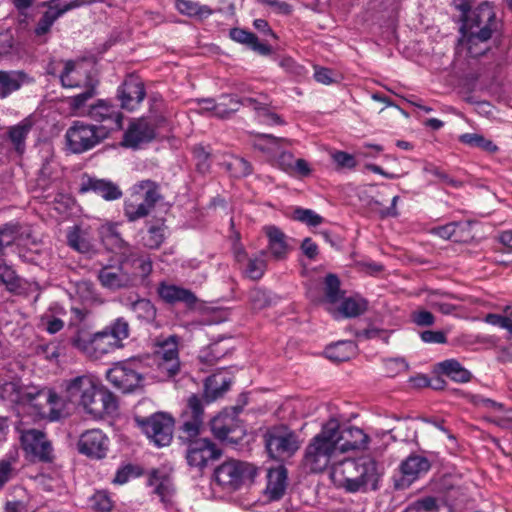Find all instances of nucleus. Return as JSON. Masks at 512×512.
Segmentation results:
<instances>
[{"label":"nucleus","instance_id":"f257e3e1","mask_svg":"<svg viewBox=\"0 0 512 512\" xmlns=\"http://www.w3.org/2000/svg\"><path fill=\"white\" fill-rule=\"evenodd\" d=\"M0 397L10 404L31 407L41 417L48 415L51 420H57L60 416L58 408L61 398L49 389L23 386L19 381H9L0 385Z\"/></svg>","mask_w":512,"mask_h":512},{"label":"nucleus","instance_id":"f03ea898","mask_svg":"<svg viewBox=\"0 0 512 512\" xmlns=\"http://www.w3.org/2000/svg\"><path fill=\"white\" fill-rule=\"evenodd\" d=\"M380 476L377 462L368 456L345 459L332 470L334 480L351 493L377 490Z\"/></svg>","mask_w":512,"mask_h":512},{"label":"nucleus","instance_id":"7ed1b4c3","mask_svg":"<svg viewBox=\"0 0 512 512\" xmlns=\"http://www.w3.org/2000/svg\"><path fill=\"white\" fill-rule=\"evenodd\" d=\"M334 424H323L319 433L307 444L302 459L303 467L310 473H321L340 455L334 440Z\"/></svg>","mask_w":512,"mask_h":512},{"label":"nucleus","instance_id":"20e7f679","mask_svg":"<svg viewBox=\"0 0 512 512\" xmlns=\"http://www.w3.org/2000/svg\"><path fill=\"white\" fill-rule=\"evenodd\" d=\"M70 342L75 349L96 360L119 349L104 330L91 334L86 328H77Z\"/></svg>","mask_w":512,"mask_h":512},{"label":"nucleus","instance_id":"39448f33","mask_svg":"<svg viewBox=\"0 0 512 512\" xmlns=\"http://www.w3.org/2000/svg\"><path fill=\"white\" fill-rule=\"evenodd\" d=\"M264 441L269 456L276 460L293 456L301 445L297 433L285 425L269 428L264 434Z\"/></svg>","mask_w":512,"mask_h":512},{"label":"nucleus","instance_id":"423d86ee","mask_svg":"<svg viewBox=\"0 0 512 512\" xmlns=\"http://www.w3.org/2000/svg\"><path fill=\"white\" fill-rule=\"evenodd\" d=\"M107 129L83 121H74L65 134L67 147L72 153H84L107 138Z\"/></svg>","mask_w":512,"mask_h":512},{"label":"nucleus","instance_id":"0eeeda50","mask_svg":"<svg viewBox=\"0 0 512 512\" xmlns=\"http://www.w3.org/2000/svg\"><path fill=\"white\" fill-rule=\"evenodd\" d=\"M256 468L244 461L229 459L214 470V479L223 489L235 491L256 476Z\"/></svg>","mask_w":512,"mask_h":512},{"label":"nucleus","instance_id":"6e6552de","mask_svg":"<svg viewBox=\"0 0 512 512\" xmlns=\"http://www.w3.org/2000/svg\"><path fill=\"white\" fill-rule=\"evenodd\" d=\"M136 425L157 447L168 446L173 439L174 419L167 413L157 412L149 417L136 415Z\"/></svg>","mask_w":512,"mask_h":512},{"label":"nucleus","instance_id":"1a4fd4ad","mask_svg":"<svg viewBox=\"0 0 512 512\" xmlns=\"http://www.w3.org/2000/svg\"><path fill=\"white\" fill-rule=\"evenodd\" d=\"M178 346L179 338L176 335H170L158 341V348L155 355L160 380L172 378L179 373L180 360Z\"/></svg>","mask_w":512,"mask_h":512},{"label":"nucleus","instance_id":"9d476101","mask_svg":"<svg viewBox=\"0 0 512 512\" xmlns=\"http://www.w3.org/2000/svg\"><path fill=\"white\" fill-rule=\"evenodd\" d=\"M80 406L87 414L98 419L105 415L114 414L117 411L118 403L115 395L99 381L96 385V389L82 401Z\"/></svg>","mask_w":512,"mask_h":512},{"label":"nucleus","instance_id":"9b49d317","mask_svg":"<svg viewBox=\"0 0 512 512\" xmlns=\"http://www.w3.org/2000/svg\"><path fill=\"white\" fill-rule=\"evenodd\" d=\"M334 424V440L337 442V448L340 454L350 450L365 449L369 442L368 435L360 428L355 426H345L341 428L337 419L331 418L325 424Z\"/></svg>","mask_w":512,"mask_h":512},{"label":"nucleus","instance_id":"f8f14e48","mask_svg":"<svg viewBox=\"0 0 512 512\" xmlns=\"http://www.w3.org/2000/svg\"><path fill=\"white\" fill-rule=\"evenodd\" d=\"M21 445L25 453L41 462H51L53 459V447L46 434L38 429L21 431Z\"/></svg>","mask_w":512,"mask_h":512},{"label":"nucleus","instance_id":"ddd939ff","mask_svg":"<svg viewBox=\"0 0 512 512\" xmlns=\"http://www.w3.org/2000/svg\"><path fill=\"white\" fill-rule=\"evenodd\" d=\"M221 450L209 439L190 440L186 450V460L190 467L203 470L211 461L221 456Z\"/></svg>","mask_w":512,"mask_h":512},{"label":"nucleus","instance_id":"4468645a","mask_svg":"<svg viewBox=\"0 0 512 512\" xmlns=\"http://www.w3.org/2000/svg\"><path fill=\"white\" fill-rule=\"evenodd\" d=\"M233 256L242 275L250 280H259L266 271V250L259 254L248 256L245 248L238 241L233 245Z\"/></svg>","mask_w":512,"mask_h":512},{"label":"nucleus","instance_id":"2eb2a0df","mask_svg":"<svg viewBox=\"0 0 512 512\" xmlns=\"http://www.w3.org/2000/svg\"><path fill=\"white\" fill-rule=\"evenodd\" d=\"M132 362L118 363L110 368L106 377L107 380L117 389L123 392H131L140 387L143 376L138 372Z\"/></svg>","mask_w":512,"mask_h":512},{"label":"nucleus","instance_id":"dca6fc26","mask_svg":"<svg viewBox=\"0 0 512 512\" xmlns=\"http://www.w3.org/2000/svg\"><path fill=\"white\" fill-rule=\"evenodd\" d=\"M461 28L477 33L487 32L492 35L497 29V21L493 7L487 2L480 4L466 15Z\"/></svg>","mask_w":512,"mask_h":512},{"label":"nucleus","instance_id":"f3484780","mask_svg":"<svg viewBox=\"0 0 512 512\" xmlns=\"http://www.w3.org/2000/svg\"><path fill=\"white\" fill-rule=\"evenodd\" d=\"M204 418V407L202 400L192 395L188 398L187 407L182 412L181 420V431L185 434V437L189 440L197 437L200 434L203 426Z\"/></svg>","mask_w":512,"mask_h":512},{"label":"nucleus","instance_id":"a211bd4d","mask_svg":"<svg viewBox=\"0 0 512 512\" xmlns=\"http://www.w3.org/2000/svg\"><path fill=\"white\" fill-rule=\"evenodd\" d=\"M431 467L430 461L422 455L412 454L400 465L401 475L395 479V487L404 490L425 475Z\"/></svg>","mask_w":512,"mask_h":512},{"label":"nucleus","instance_id":"6ab92c4d","mask_svg":"<svg viewBox=\"0 0 512 512\" xmlns=\"http://www.w3.org/2000/svg\"><path fill=\"white\" fill-rule=\"evenodd\" d=\"M461 38L458 41L457 55L465 54L466 57L477 58L484 55L490 49L492 35L486 31L477 33L461 28Z\"/></svg>","mask_w":512,"mask_h":512},{"label":"nucleus","instance_id":"aec40b11","mask_svg":"<svg viewBox=\"0 0 512 512\" xmlns=\"http://www.w3.org/2000/svg\"><path fill=\"white\" fill-rule=\"evenodd\" d=\"M77 448L89 458L103 459L109 449V438L100 429L87 430L80 435Z\"/></svg>","mask_w":512,"mask_h":512},{"label":"nucleus","instance_id":"412c9836","mask_svg":"<svg viewBox=\"0 0 512 512\" xmlns=\"http://www.w3.org/2000/svg\"><path fill=\"white\" fill-rule=\"evenodd\" d=\"M34 126L32 116H28L19 123L7 127L2 138L3 145H7L9 152L21 157L26 151V140Z\"/></svg>","mask_w":512,"mask_h":512},{"label":"nucleus","instance_id":"4be33fe9","mask_svg":"<svg viewBox=\"0 0 512 512\" xmlns=\"http://www.w3.org/2000/svg\"><path fill=\"white\" fill-rule=\"evenodd\" d=\"M87 115L98 122H104L101 128L107 129V136L111 131H117L122 128L123 116L117 107L106 100H98L91 105Z\"/></svg>","mask_w":512,"mask_h":512},{"label":"nucleus","instance_id":"5701e85b","mask_svg":"<svg viewBox=\"0 0 512 512\" xmlns=\"http://www.w3.org/2000/svg\"><path fill=\"white\" fill-rule=\"evenodd\" d=\"M99 379L92 374L76 376L66 382V392L70 401L79 405L84 401L99 383Z\"/></svg>","mask_w":512,"mask_h":512},{"label":"nucleus","instance_id":"b1692460","mask_svg":"<svg viewBox=\"0 0 512 512\" xmlns=\"http://www.w3.org/2000/svg\"><path fill=\"white\" fill-rule=\"evenodd\" d=\"M155 138L154 126L144 119H138L129 125L124 134L123 145L137 148L143 143L150 142Z\"/></svg>","mask_w":512,"mask_h":512},{"label":"nucleus","instance_id":"393cba45","mask_svg":"<svg viewBox=\"0 0 512 512\" xmlns=\"http://www.w3.org/2000/svg\"><path fill=\"white\" fill-rule=\"evenodd\" d=\"M145 88L141 81L136 79L126 80L119 88L117 97L123 109L133 111L145 98Z\"/></svg>","mask_w":512,"mask_h":512},{"label":"nucleus","instance_id":"a878e982","mask_svg":"<svg viewBox=\"0 0 512 512\" xmlns=\"http://www.w3.org/2000/svg\"><path fill=\"white\" fill-rule=\"evenodd\" d=\"M264 232L268 238L267 252L272 259L281 261L286 259L291 250L288 237L276 226L264 227Z\"/></svg>","mask_w":512,"mask_h":512},{"label":"nucleus","instance_id":"bb28decb","mask_svg":"<svg viewBox=\"0 0 512 512\" xmlns=\"http://www.w3.org/2000/svg\"><path fill=\"white\" fill-rule=\"evenodd\" d=\"M210 428L212 434L220 440H230L233 438L230 437V434L240 431L243 432L239 425V420L234 414L228 412H222L216 415L210 421Z\"/></svg>","mask_w":512,"mask_h":512},{"label":"nucleus","instance_id":"cd10ccee","mask_svg":"<svg viewBox=\"0 0 512 512\" xmlns=\"http://www.w3.org/2000/svg\"><path fill=\"white\" fill-rule=\"evenodd\" d=\"M97 278L104 288L110 290L128 287L133 282L132 276L122 267L105 266L99 270Z\"/></svg>","mask_w":512,"mask_h":512},{"label":"nucleus","instance_id":"c85d7f7f","mask_svg":"<svg viewBox=\"0 0 512 512\" xmlns=\"http://www.w3.org/2000/svg\"><path fill=\"white\" fill-rule=\"evenodd\" d=\"M32 82V78L22 70H0V99L9 97Z\"/></svg>","mask_w":512,"mask_h":512},{"label":"nucleus","instance_id":"c756f323","mask_svg":"<svg viewBox=\"0 0 512 512\" xmlns=\"http://www.w3.org/2000/svg\"><path fill=\"white\" fill-rule=\"evenodd\" d=\"M99 236L104 246L113 252L125 254L129 251V244L118 231V224L105 223L99 228Z\"/></svg>","mask_w":512,"mask_h":512},{"label":"nucleus","instance_id":"7c9ffc66","mask_svg":"<svg viewBox=\"0 0 512 512\" xmlns=\"http://www.w3.org/2000/svg\"><path fill=\"white\" fill-rule=\"evenodd\" d=\"M287 487V470L283 466L269 469L265 494L269 500L276 501L282 498Z\"/></svg>","mask_w":512,"mask_h":512},{"label":"nucleus","instance_id":"2f4dec72","mask_svg":"<svg viewBox=\"0 0 512 512\" xmlns=\"http://www.w3.org/2000/svg\"><path fill=\"white\" fill-rule=\"evenodd\" d=\"M282 143L290 144V141L285 138H277L271 134H256L252 145L262 152L269 161H272L276 159L280 152Z\"/></svg>","mask_w":512,"mask_h":512},{"label":"nucleus","instance_id":"473e14b6","mask_svg":"<svg viewBox=\"0 0 512 512\" xmlns=\"http://www.w3.org/2000/svg\"><path fill=\"white\" fill-rule=\"evenodd\" d=\"M83 191H92L107 201L117 200L122 196L120 188L111 181L89 178L83 184Z\"/></svg>","mask_w":512,"mask_h":512},{"label":"nucleus","instance_id":"72a5a7b5","mask_svg":"<svg viewBox=\"0 0 512 512\" xmlns=\"http://www.w3.org/2000/svg\"><path fill=\"white\" fill-rule=\"evenodd\" d=\"M229 35L233 41L247 45L251 50L260 55L267 56L272 52L270 45L259 42L257 36L254 33L242 28L231 29Z\"/></svg>","mask_w":512,"mask_h":512},{"label":"nucleus","instance_id":"f704fd0d","mask_svg":"<svg viewBox=\"0 0 512 512\" xmlns=\"http://www.w3.org/2000/svg\"><path fill=\"white\" fill-rule=\"evenodd\" d=\"M158 294L162 300L171 304L176 302L194 304L196 302V297L190 290L173 284L162 283L158 288Z\"/></svg>","mask_w":512,"mask_h":512},{"label":"nucleus","instance_id":"c9c22d12","mask_svg":"<svg viewBox=\"0 0 512 512\" xmlns=\"http://www.w3.org/2000/svg\"><path fill=\"white\" fill-rule=\"evenodd\" d=\"M67 243L73 250L82 254H89L94 251V244L89 232L79 226H73L69 229Z\"/></svg>","mask_w":512,"mask_h":512},{"label":"nucleus","instance_id":"e433bc0d","mask_svg":"<svg viewBox=\"0 0 512 512\" xmlns=\"http://www.w3.org/2000/svg\"><path fill=\"white\" fill-rule=\"evenodd\" d=\"M133 192L140 200L152 210L161 198L159 193V185L152 180H142L133 186Z\"/></svg>","mask_w":512,"mask_h":512},{"label":"nucleus","instance_id":"4c0bfd02","mask_svg":"<svg viewBox=\"0 0 512 512\" xmlns=\"http://www.w3.org/2000/svg\"><path fill=\"white\" fill-rule=\"evenodd\" d=\"M439 371L457 383H467L471 380L472 374L465 369L459 361L447 359L438 363Z\"/></svg>","mask_w":512,"mask_h":512},{"label":"nucleus","instance_id":"58836bf2","mask_svg":"<svg viewBox=\"0 0 512 512\" xmlns=\"http://www.w3.org/2000/svg\"><path fill=\"white\" fill-rule=\"evenodd\" d=\"M357 346L353 341H339L325 349L326 356L335 361L349 360L356 353Z\"/></svg>","mask_w":512,"mask_h":512},{"label":"nucleus","instance_id":"ea45409f","mask_svg":"<svg viewBox=\"0 0 512 512\" xmlns=\"http://www.w3.org/2000/svg\"><path fill=\"white\" fill-rule=\"evenodd\" d=\"M64 314L63 308L53 305L40 317V326L50 334H55L63 329L64 322L58 315Z\"/></svg>","mask_w":512,"mask_h":512},{"label":"nucleus","instance_id":"a19ab883","mask_svg":"<svg viewBox=\"0 0 512 512\" xmlns=\"http://www.w3.org/2000/svg\"><path fill=\"white\" fill-rule=\"evenodd\" d=\"M57 168L58 164L52 157L46 158L43 161L36 179L37 186L41 190L46 191L50 184L57 178Z\"/></svg>","mask_w":512,"mask_h":512},{"label":"nucleus","instance_id":"79ce46f5","mask_svg":"<svg viewBox=\"0 0 512 512\" xmlns=\"http://www.w3.org/2000/svg\"><path fill=\"white\" fill-rule=\"evenodd\" d=\"M0 283L12 293H20L24 289L23 279L7 264H0Z\"/></svg>","mask_w":512,"mask_h":512},{"label":"nucleus","instance_id":"37998d69","mask_svg":"<svg viewBox=\"0 0 512 512\" xmlns=\"http://www.w3.org/2000/svg\"><path fill=\"white\" fill-rule=\"evenodd\" d=\"M150 485L154 487V493L166 508L173 504L174 489L169 479L160 480L155 474L150 478Z\"/></svg>","mask_w":512,"mask_h":512},{"label":"nucleus","instance_id":"c03bdc74","mask_svg":"<svg viewBox=\"0 0 512 512\" xmlns=\"http://www.w3.org/2000/svg\"><path fill=\"white\" fill-rule=\"evenodd\" d=\"M150 208L140 200L139 196L133 195L125 201L124 214L130 222L144 218L150 213Z\"/></svg>","mask_w":512,"mask_h":512},{"label":"nucleus","instance_id":"a18cd8bd","mask_svg":"<svg viewBox=\"0 0 512 512\" xmlns=\"http://www.w3.org/2000/svg\"><path fill=\"white\" fill-rule=\"evenodd\" d=\"M238 110V97L234 94H223L219 97V101L216 102L214 115L221 119H227Z\"/></svg>","mask_w":512,"mask_h":512},{"label":"nucleus","instance_id":"49530a36","mask_svg":"<svg viewBox=\"0 0 512 512\" xmlns=\"http://www.w3.org/2000/svg\"><path fill=\"white\" fill-rule=\"evenodd\" d=\"M250 308L254 311H260L275 303V298L271 293L262 288H254L250 290L248 295Z\"/></svg>","mask_w":512,"mask_h":512},{"label":"nucleus","instance_id":"de8ad7c7","mask_svg":"<svg viewBox=\"0 0 512 512\" xmlns=\"http://www.w3.org/2000/svg\"><path fill=\"white\" fill-rule=\"evenodd\" d=\"M230 384V379L221 374H214L206 379L205 392L209 397L217 398L228 390Z\"/></svg>","mask_w":512,"mask_h":512},{"label":"nucleus","instance_id":"09e8293b","mask_svg":"<svg viewBox=\"0 0 512 512\" xmlns=\"http://www.w3.org/2000/svg\"><path fill=\"white\" fill-rule=\"evenodd\" d=\"M367 301L361 297H349L342 301L340 312L345 317H357L363 314L367 309Z\"/></svg>","mask_w":512,"mask_h":512},{"label":"nucleus","instance_id":"8fccbe9b","mask_svg":"<svg viewBox=\"0 0 512 512\" xmlns=\"http://www.w3.org/2000/svg\"><path fill=\"white\" fill-rule=\"evenodd\" d=\"M119 348L123 347V340L129 336V324L123 318L116 319L111 325L103 329Z\"/></svg>","mask_w":512,"mask_h":512},{"label":"nucleus","instance_id":"3c124183","mask_svg":"<svg viewBox=\"0 0 512 512\" xmlns=\"http://www.w3.org/2000/svg\"><path fill=\"white\" fill-rule=\"evenodd\" d=\"M467 227L468 225L462 222H450L448 224L433 228L431 233L439 236L442 239H452L455 242H459L461 241V236L458 234V231H463Z\"/></svg>","mask_w":512,"mask_h":512},{"label":"nucleus","instance_id":"603ef678","mask_svg":"<svg viewBox=\"0 0 512 512\" xmlns=\"http://www.w3.org/2000/svg\"><path fill=\"white\" fill-rule=\"evenodd\" d=\"M227 353V349L223 348L219 343H213L203 348L199 353V361L208 366H214Z\"/></svg>","mask_w":512,"mask_h":512},{"label":"nucleus","instance_id":"864d4df0","mask_svg":"<svg viewBox=\"0 0 512 512\" xmlns=\"http://www.w3.org/2000/svg\"><path fill=\"white\" fill-rule=\"evenodd\" d=\"M224 165L227 171L236 178L246 177L253 171L251 163L238 156H232L229 160L224 162Z\"/></svg>","mask_w":512,"mask_h":512},{"label":"nucleus","instance_id":"5fc2aeb1","mask_svg":"<svg viewBox=\"0 0 512 512\" xmlns=\"http://www.w3.org/2000/svg\"><path fill=\"white\" fill-rule=\"evenodd\" d=\"M131 310L138 319L147 323L153 322L156 317V308L148 299H138L131 303Z\"/></svg>","mask_w":512,"mask_h":512},{"label":"nucleus","instance_id":"6e6d98bb","mask_svg":"<svg viewBox=\"0 0 512 512\" xmlns=\"http://www.w3.org/2000/svg\"><path fill=\"white\" fill-rule=\"evenodd\" d=\"M21 226L18 222H8L0 226V252L12 245L20 236Z\"/></svg>","mask_w":512,"mask_h":512},{"label":"nucleus","instance_id":"4d7b16f0","mask_svg":"<svg viewBox=\"0 0 512 512\" xmlns=\"http://www.w3.org/2000/svg\"><path fill=\"white\" fill-rule=\"evenodd\" d=\"M47 5V11L42 15L34 30L37 36H43L47 34L50 31L54 22L59 17H61L60 13L57 11V5Z\"/></svg>","mask_w":512,"mask_h":512},{"label":"nucleus","instance_id":"13d9d810","mask_svg":"<svg viewBox=\"0 0 512 512\" xmlns=\"http://www.w3.org/2000/svg\"><path fill=\"white\" fill-rule=\"evenodd\" d=\"M324 286L325 299L329 303L338 302L342 296L338 276L335 274H328L324 279Z\"/></svg>","mask_w":512,"mask_h":512},{"label":"nucleus","instance_id":"bf43d9fd","mask_svg":"<svg viewBox=\"0 0 512 512\" xmlns=\"http://www.w3.org/2000/svg\"><path fill=\"white\" fill-rule=\"evenodd\" d=\"M176 8L180 13L188 16H208L211 14V10L207 6H201L189 0H177Z\"/></svg>","mask_w":512,"mask_h":512},{"label":"nucleus","instance_id":"052dcab7","mask_svg":"<svg viewBox=\"0 0 512 512\" xmlns=\"http://www.w3.org/2000/svg\"><path fill=\"white\" fill-rule=\"evenodd\" d=\"M80 72V68L76 66L75 62L67 61L60 75L62 85L69 88L80 86V80L77 77Z\"/></svg>","mask_w":512,"mask_h":512},{"label":"nucleus","instance_id":"680f3d73","mask_svg":"<svg viewBox=\"0 0 512 512\" xmlns=\"http://www.w3.org/2000/svg\"><path fill=\"white\" fill-rule=\"evenodd\" d=\"M448 297H450V295L446 293L432 292L428 296V304L442 314H451L455 311L456 306L444 301V298Z\"/></svg>","mask_w":512,"mask_h":512},{"label":"nucleus","instance_id":"e2e57ef3","mask_svg":"<svg viewBox=\"0 0 512 512\" xmlns=\"http://www.w3.org/2000/svg\"><path fill=\"white\" fill-rule=\"evenodd\" d=\"M76 293L85 301L103 303V300L96 293L94 284L89 280H80L75 284Z\"/></svg>","mask_w":512,"mask_h":512},{"label":"nucleus","instance_id":"0e129e2a","mask_svg":"<svg viewBox=\"0 0 512 512\" xmlns=\"http://www.w3.org/2000/svg\"><path fill=\"white\" fill-rule=\"evenodd\" d=\"M256 118L260 123L269 126L283 125L285 123L280 115L273 112L269 105L264 103L261 107L257 108Z\"/></svg>","mask_w":512,"mask_h":512},{"label":"nucleus","instance_id":"69168bd1","mask_svg":"<svg viewBox=\"0 0 512 512\" xmlns=\"http://www.w3.org/2000/svg\"><path fill=\"white\" fill-rule=\"evenodd\" d=\"M294 219L310 227H316L324 222V218L311 209L297 208Z\"/></svg>","mask_w":512,"mask_h":512},{"label":"nucleus","instance_id":"338daca9","mask_svg":"<svg viewBox=\"0 0 512 512\" xmlns=\"http://www.w3.org/2000/svg\"><path fill=\"white\" fill-rule=\"evenodd\" d=\"M164 240V230L158 226H151L142 236L143 245L150 249H157Z\"/></svg>","mask_w":512,"mask_h":512},{"label":"nucleus","instance_id":"774afa93","mask_svg":"<svg viewBox=\"0 0 512 512\" xmlns=\"http://www.w3.org/2000/svg\"><path fill=\"white\" fill-rule=\"evenodd\" d=\"M437 502L434 497H425L410 504L404 512H436Z\"/></svg>","mask_w":512,"mask_h":512}]
</instances>
